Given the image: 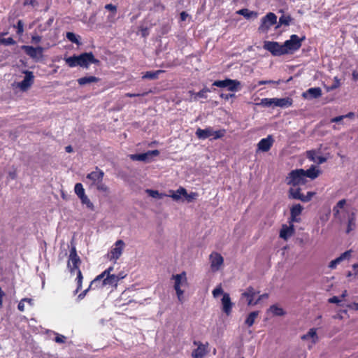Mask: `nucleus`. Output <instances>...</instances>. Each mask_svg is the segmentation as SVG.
I'll return each instance as SVG.
<instances>
[{"instance_id":"f257e3e1","label":"nucleus","mask_w":358,"mask_h":358,"mask_svg":"<svg viewBox=\"0 0 358 358\" xmlns=\"http://www.w3.org/2000/svg\"><path fill=\"white\" fill-rule=\"evenodd\" d=\"M69 67L79 66L87 69L91 64H98L99 60L96 59L92 52H84L80 55H73L65 59Z\"/></svg>"},{"instance_id":"f03ea898","label":"nucleus","mask_w":358,"mask_h":358,"mask_svg":"<svg viewBox=\"0 0 358 358\" xmlns=\"http://www.w3.org/2000/svg\"><path fill=\"white\" fill-rule=\"evenodd\" d=\"M171 278L175 280L174 289L176 290L178 299L180 303H182L184 300V291L181 289V286H187L188 285L186 272L182 271L180 274L173 275Z\"/></svg>"},{"instance_id":"7ed1b4c3","label":"nucleus","mask_w":358,"mask_h":358,"mask_svg":"<svg viewBox=\"0 0 358 358\" xmlns=\"http://www.w3.org/2000/svg\"><path fill=\"white\" fill-rule=\"evenodd\" d=\"M285 182L294 187L305 185L307 180L304 176V169L292 170L286 177Z\"/></svg>"},{"instance_id":"20e7f679","label":"nucleus","mask_w":358,"mask_h":358,"mask_svg":"<svg viewBox=\"0 0 358 358\" xmlns=\"http://www.w3.org/2000/svg\"><path fill=\"white\" fill-rule=\"evenodd\" d=\"M226 133L224 129L214 131L212 127H208L206 129L198 128L196 131V136L199 139H206L212 137V139H218L222 138Z\"/></svg>"},{"instance_id":"39448f33","label":"nucleus","mask_w":358,"mask_h":358,"mask_svg":"<svg viewBox=\"0 0 358 358\" xmlns=\"http://www.w3.org/2000/svg\"><path fill=\"white\" fill-rule=\"evenodd\" d=\"M304 38V37L299 38L296 34L291 35L290 38L285 41L282 44L284 50L287 51V54L293 53L299 50Z\"/></svg>"},{"instance_id":"423d86ee","label":"nucleus","mask_w":358,"mask_h":358,"mask_svg":"<svg viewBox=\"0 0 358 358\" xmlns=\"http://www.w3.org/2000/svg\"><path fill=\"white\" fill-rule=\"evenodd\" d=\"M277 23V16L273 13H268L265 16L261 19V23L258 27V31L260 33L266 34L270 28Z\"/></svg>"},{"instance_id":"0eeeda50","label":"nucleus","mask_w":358,"mask_h":358,"mask_svg":"<svg viewBox=\"0 0 358 358\" xmlns=\"http://www.w3.org/2000/svg\"><path fill=\"white\" fill-rule=\"evenodd\" d=\"M315 195V192H308L306 195H303L301 193V188H289L288 191V196L289 199L300 200L302 202L310 201L313 196Z\"/></svg>"},{"instance_id":"6e6552de","label":"nucleus","mask_w":358,"mask_h":358,"mask_svg":"<svg viewBox=\"0 0 358 358\" xmlns=\"http://www.w3.org/2000/svg\"><path fill=\"white\" fill-rule=\"evenodd\" d=\"M213 85L220 88L227 87V90L229 91L236 92L239 89L241 83L237 80L226 78L225 80H223L214 81Z\"/></svg>"},{"instance_id":"1a4fd4ad","label":"nucleus","mask_w":358,"mask_h":358,"mask_svg":"<svg viewBox=\"0 0 358 358\" xmlns=\"http://www.w3.org/2000/svg\"><path fill=\"white\" fill-rule=\"evenodd\" d=\"M263 47L273 56H281L287 54V51L283 48V45H280L276 41H264Z\"/></svg>"},{"instance_id":"9d476101","label":"nucleus","mask_w":358,"mask_h":358,"mask_svg":"<svg viewBox=\"0 0 358 358\" xmlns=\"http://www.w3.org/2000/svg\"><path fill=\"white\" fill-rule=\"evenodd\" d=\"M21 49L24 53L35 60H39L43 57L44 49L41 46L33 47L31 45H22Z\"/></svg>"},{"instance_id":"9b49d317","label":"nucleus","mask_w":358,"mask_h":358,"mask_svg":"<svg viewBox=\"0 0 358 358\" xmlns=\"http://www.w3.org/2000/svg\"><path fill=\"white\" fill-rule=\"evenodd\" d=\"M68 268L70 272L72 273L74 271H78L79 266L81 263L80 257L77 254L76 248L73 246L70 250V254L69 257Z\"/></svg>"},{"instance_id":"f8f14e48","label":"nucleus","mask_w":358,"mask_h":358,"mask_svg":"<svg viewBox=\"0 0 358 358\" xmlns=\"http://www.w3.org/2000/svg\"><path fill=\"white\" fill-rule=\"evenodd\" d=\"M209 260L210 263V268L213 272H216L224 264V259L222 256L217 252H213L209 256Z\"/></svg>"},{"instance_id":"ddd939ff","label":"nucleus","mask_w":358,"mask_h":358,"mask_svg":"<svg viewBox=\"0 0 358 358\" xmlns=\"http://www.w3.org/2000/svg\"><path fill=\"white\" fill-rule=\"evenodd\" d=\"M124 246L125 244L122 240H117L114 244V248L109 252L110 259L114 261L117 260L122 255Z\"/></svg>"},{"instance_id":"4468645a","label":"nucleus","mask_w":358,"mask_h":358,"mask_svg":"<svg viewBox=\"0 0 358 358\" xmlns=\"http://www.w3.org/2000/svg\"><path fill=\"white\" fill-rule=\"evenodd\" d=\"M24 74V79L18 83V87L22 91H27L33 85L34 80L33 72L25 71Z\"/></svg>"},{"instance_id":"2eb2a0df","label":"nucleus","mask_w":358,"mask_h":358,"mask_svg":"<svg viewBox=\"0 0 358 358\" xmlns=\"http://www.w3.org/2000/svg\"><path fill=\"white\" fill-rule=\"evenodd\" d=\"M159 155V151L158 150H149L145 153L131 155L130 159L134 161L148 162L149 160L150 157H157Z\"/></svg>"},{"instance_id":"dca6fc26","label":"nucleus","mask_w":358,"mask_h":358,"mask_svg":"<svg viewBox=\"0 0 358 358\" xmlns=\"http://www.w3.org/2000/svg\"><path fill=\"white\" fill-rule=\"evenodd\" d=\"M222 306V311L227 315H229L231 313L234 303L231 302L229 294L224 293L221 300Z\"/></svg>"},{"instance_id":"f3484780","label":"nucleus","mask_w":358,"mask_h":358,"mask_svg":"<svg viewBox=\"0 0 358 358\" xmlns=\"http://www.w3.org/2000/svg\"><path fill=\"white\" fill-rule=\"evenodd\" d=\"M103 171L99 169L98 167H96V170L88 173L86 178L92 180V185H95L96 183L103 181Z\"/></svg>"},{"instance_id":"a211bd4d","label":"nucleus","mask_w":358,"mask_h":358,"mask_svg":"<svg viewBox=\"0 0 358 358\" xmlns=\"http://www.w3.org/2000/svg\"><path fill=\"white\" fill-rule=\"evenodd\" d=\"M257 293L258 292H257L252 287L250 286L246 289L245 292L241 294V296L242 298L244 297L247 299L248 306H255L257 304V300L254 301L255 296Z\"/></svg>"},{"instance_id":"6ab92c4d","label":"nucleus","mask_w":358,"mask_h":358,"mask_svg":"<svg viewBox=\"0 0 358 358\" xmlns=\"http://www.w3.org/2000/svg\"><path fill=\"white\" fill-rule=\"evenodd\" d=\"M274 140L271 135H268L266 138H262L258 143V149L262 152H268L273 144Z\"/></svg>"},{"instance_id":"aec40b11","label":"nucleus","mask_w":358,"mask_h":358,"mask_svg":"<svg viewBox=\"0 0 358 358\" xmlns=\"http://www.w3.org/2000/svg\"><path fill=\"white\" fill-rule=\"evenodd\" d=\"M306 157L310 161L318 164H323L327 161L326 157L318 155V152L314 150L307 151Z\"/></svg>"},{"instance_id":"412c9836","label":"nucleus","mask_w":358,"mask_h":358,"mask_svg":"<svg viewBox=\"0 0 358 358\" xmlns=\"http://www.w3.org/2000/svg\"><path fill=\"white\" fill-rule=\"evenodd\" d=\"M322 96L320 87H311L303 93V96L307 99H317Z\"/></svg>"},{"instance_id":"4be33fe9","label":"nucleus","mask_w":358,"mask_h":358,"mask_svg":"<svg viewBox=\"0 0 358 358\" xmlns=\"http://www.w3.org/2000/svg\"><path fill=\"white\" fill-rule=\"evenodd\" d=\"M303 206L298 203L294 205L290 209V222H298L299 219L297 218L299 216L303 210Z\"/></svg>"},{"instance_id":"5701e85b","label":"nucleus","mask_w":358,"mask_h":358,"mask_svg":"<svg viewBox=\"0 0 358 358\" xmlns=\"http://www.w3.org/2000/svg\"><path fill=\"white\" fill-rule=\"evenodd\" d=\"M294 232V225L290 224L287 226L286 224H283L280 231V237L285 241H287Z\"/></svg>"},{"instance_id":"b1692460","label":"nucleus","mask_w":358,"mask_h":358,"mask_svg":"<svg viewBox=\"0 0 358 358\" xmlns=\"http://www.w3.org/2000/svg\"><path fill=\"white\" fill-rule=\"evenodd\" d=\"M273 106L280 108H287L292 105L293 100L290 97L286 98H274Z\"/></svg>"},{"instance_id":"393cba45","label":"nucleus","mask_w":358,"mask_h":358,"mask_svg":"<svg viewBox=\"0 0 358 358\" xmlns=\"http://www.w3.org/2000/svg\"><path fill=\"white\" fill-rule=\"evenodd\" d=\"M122 279V277H118L115 274L105 276L102 281V285H110L113 287H117L118 282Z\"/></svg>"},{"instance_id":"a878e982","label":"nucleus","mask_w":358,"mask_h":358,"mask_svg":"<svg viewBox=\"0 0 358 358\" xmlns=\"http://www.w3.org/2000/svg\"><path fill=\"white\" fill-rule=\"evenodd\" d=\"M320 171L316 169L314 165H312L308 170H304V176L306 178H309L312 180H314L320 176Z\"/></svg>"},{"instance_id":"bb28decb","label":"nucleus","mask_w":358,"mask_h":358,"mask_svg":"<svg viewBox=\"0 0 358 358\" xmlns=\"http://www.w3.org/2000/svg\"><path fill=\"white\" fill-rule=\"evenodd\" d=\"M99 80L100 79L96 76H85V77L78 78L77 80V81L80 85H85L90 84L92 83H97L99 81Z\"/></svg>"},{"instance_id":"cd10ccee","label":"nucleus","mask_w":358,"mask_h":358,"mask_svg":"<svg viewBox=\"0 0 358 358\" xmlns=\"http://www.w3.org/2000/svg\"><path fill=\"white\" fill-rule=\"evenodd\" d=\"M237 14L243 15L246 19H250L252 17H257L258 13L255 11L250 10L248 8H242L236 12Z\"/></svg>"},{"instance_id":"c85d7f7f","label":"nucleus","mask_w":358,"mask_h":358,"mask_svg":"<svg viewBox=\"0 0 358 358\" xmlns=\"http://www.w3.org/2000/svg\"><path fill=\"white\" fill-rule=\"evenodd\" d=\"M206 354V349L205 345L201 344L192 352L194 358H203Z\"/></svg>"},{"instance_id":"c756f323","label":"nucleus","mask_w":358,"mask_h":358,"mask_svg":"<svg viewBox=\"0 0 358 358\" xmlns=\"http://www.w3.org/2000/svg\"><path fill=\"white\" fill-rule=\"evenodd\" d=\"M178 193H180V194H182L183 196H185L188 201L194 199L197 196V194L195 192H191L190 194H188L187 190L182 187L178 189Z\"/></svg>"},{"instance_id":"7c9ffc66","label":"nucleus","mask_w":358,"mask_h":358,"mask_svg":"<svg viewBox=\"0 0 358 358\" xmlns=\"http://www.w3.org/2000/svg\"><path fill=\"white\" fill-rule=\"evenodd\" d=\"M258 315H259V311L251 312L248 315V317L245 321V324L248 325V327H252L254 324L256 318L258 317Z\"/></svg>"},{"instance_id":"2f4dec72","label":"nucleus","mask_w":358,"mask_h":358,"mask_svg":"<svg viewBox=\"0 0 358 358\" xmlns=\"http://www.w3.org/2000/svg\"><path fill=\"white\" fill-rule=\"evenodd\" d=\"M356 218L355 213H352L350 216L349 217L348 222V226L346 229V233L349 234L350 231L355 229L356 227Z\"/></svg>"},{"instance_id":"473e14b6","label":"nucleus","mask_w":358,"mask_h":358,"mask_svg":"<svg viewBox=\"0 0 358 358\" xmlns=\"http://www.w3.org/2000/svg\"><path fill=\"white\" fill-rule=\"evenodd\" d=\"M291 21H292V17L289 15H282L281 17H280L278 24L275 27V28L278 29L281 25L289 26Z\"/></svg>"},{"instance_id":"72a5a7b5","label":"nucleus","mask_w":358,"mask_h":358,"mask_svg":"<svg viewBox=\"0 0 358 358\" xmlns=\"http://www.w3.org/2000/svg\"><path fill=\"white\" fill-rule=\"evenodd\" d=\"M163 72H164V71H162V70H157V71H147L143 76L142 78L143 79L155 80V79L158 78L159 75L161 73H163Z\"/></svg>"},{"instance_id":"f704fd0d","label":"nucleus","mask_w":358,"mask_h":358,"mask_svg":"<svg viewBox=\"0 0 358 358\" xmlns=\"http://www.w3.org/2000/svg\"><path fill=\"white\" fill-rule=\"evenodd\" d=\"M66 37L71 43H73L78 45H80V41L79 40L80 38V36H77L74 33L69 31L66 32Z\"/></svg>"},{"instance_id":"c9c22d12","label":"nucleus","mask_w":358,"mask_h":358,"mask_svg":"<svg viewBox=\"0 0 358 358\" xmlns=\"http://www.w3.org/2000/svg\"><path fill=\"white\" fill-rule=\"evenodd\" d=\"M346 203L345 199L340 200L336 205L333 208V213L334 217H337L340 213V209L343 208Z\"/></svg>"},{"instance_id":"e433bc0d","label":"nucleus","mask_w":358,"mask_h":358,"mask_svg":"<svg viewBox=\"0 0 358 358\" xmlns=\"http://www.w3.org/2000/svg\"><path fill=\"white\" fill-rule=\"evenodd\" d=\"M83 279V276L82 272L78 269V271H77V278L76 279L77 282V287L74 292V294H76L82 289Z\"/></svg>"},{"instance_id":"4c0bfd02","label":"nucleus","mask_w":358,"mask_h":358,"mask_svg":"<svg viewBox=\"0 0 358 358\" xmlns=\"http://www.w3.org/2000/svg\"><path fill=\"white\" fill-rule=\"evenodd\" d=\"M96 280V277L90 282V285H89V289H95L99 288H102L105 286V285H102L103 279H100L98 280Z\"/></svg>"},{"instance_id":"58836bf2","label":"nucleus","mask_w":358,"mask_h":358,"mask_svg":"<svg viewBox=\"0 0 358 358\" xmlns=\"http://www.w3.org/2000/svg\"><path fill=\"white\" fill-rule=\"evenodd\" d=\"M270 310L274 315H277V316H282L285 314V312L284 311V310L282 308L278 307L276 305H272L270 307Z\"/></svg>"},{"instance_id":"ea45409f","label":"nucleus","mask_w":358,"mask_h":358,"mask_svg":"<svg viewBox=\"0 0 358 358\" xmlns=\"http://www.w3.org/2000/svg\"><path fill=\"white\" fill-rule=\"evenodd\" d=\"M79 199H80L81 203L83 205H86L87 208H89L90 210H93L94 209V204L92 203V202H91L90 199L88 198V196L86 194L85 196H81Z\"/></svg>"},{"instance_id":"a19ab883","label":"nucleus","mask_w":358,"mask_h":358,"mask_svg":"<svg viewBox=\"0 0 358 358\" xmlns=\"http://www.w3.org/2000/svg\"><path fill=\"white\" fill-rule=\"evenodd\" d=\"M74 191L78 198L85 195V189L81 183H76L74 187Z\"/></svg>"},{"instance_id":"79ce46f5","label":"nucleus","mask_w":358,"mask_h":358,"mask_svg":"<svg viewBox=\"0 0 358 358\" xmlns=\"http://www.w3.org/2000/svg\"><path fill=\"white\" fill-rule=\"evenodd\" d=\"M146 192L152 198L162 199L165 194L159 193L157 190L146 189Z\"/></svg>"},{"instance_id":"37998d69","label":"nucleus","mask_w":358,"mask_h":358,"mask_svg":"<svg viewBox=\"0 0 358 358\" xmlns=\"http://www.w3.org/2000/svg\"><path fill=\"white\" fill-rule=\"evenodd\" d=\"M210 92V89L205 87L199 92L195 93L194 99H196L197 97L206 99L207 98L206 93Z\"/></svg>"},{"instance_id":"c03bdc74","label":"nucleus","mask_w":358,"mask_h":358,"mask_svg":"<svg viewBox=\"0 0 358 358\" xmlns=\"http://www.w3.org/2000/svg\"><path fill=\"white\" fill-rule=\"evenodd\" d=\"M0 43L5 45H13L16 43V41L12 38H0Z\"/></svg>"},{"instance_id":"a18cd8bd","label":"nucleus","mask_w":358,"mask_h":358,"mask_svg":"<svg viewBox=\"0 0 358 358\" xmlns=\"http://www.w3.org/2000/svg\"><path fill=\"white\" fill-rule=\"evenodd\" d=\"M113 271V266H110L109 268H108L107 269H106L105 271H103L101 274H99V275L96 276V280H100V279H103V278H105V276L106 275H112L110 273Z\"/></svg>"},{"instance_id":"49530a36","label":"nucleus","mask_w":358,"mask_h":358,"mask_svg":"<svg viewBox=\"0 0 358 358\" xmlns=\"http://www.w3.org/2000/svg\"><path fill=\"white\" fill-rule=\"evenodd\" d=\"M307 334H308V336H309V338H313V342L314 343H315L317 341L318 337L317 335L316 329H315V328L310 329Z\"/></svg>"},{"instance_id":"de8ad7c7","label":"nucleus","mask_w":358,"mask_h":358,"mask_svg":"<svg viewBox=\"0 0 358 358\" xmlns=\"http://www.w3.org/2000/svg\"><path fill=\"white\" fill-rule=\"evenodd\" d=\"M95 185L96 186V189L100 192H109L108 187L106 184L103 183L102 181L96 183Z\"/></svg>"},{"instance_id":"09e8293b","label":"nucleus","mask_w":358,"mask_h":358,"mask_svg":"<svg viewBox=\"0 0 358 358\" xmlns=\"http://www.w3.org/2000/svg\"><path fill=\"white\" fill-rule=\"evenodd\" d=\"M340 85V79L338 77H334V83L329 87V90H334L338 88Z\"/></svg>"},{"instance_id":"8fccbe9b","label":"nucleus","mask_w":358,"mask_h":358,"mask_svg":"<svg viewBox=\"0 0 358 358\" xmlns=\"http://www.w3.org/2000/svg\"><path fill=\"white\" fill-rule=\"evenodd\" d=\"M351 252H352V250H347V251L344 252L343 253H342L338 257V259H340L341 262L342 261H343L344 259H350V257H351Z\"/></svg>"},{"instance_id":"3c124183","label":"nucleus","mask_w":358,"mask_h":358,"mask_svg":"<svg viewBox=\"0 0 358 358\" xmlns=\"http://www.w3.org/2000/svg\"><path fill=\"white\" fill-rule=\"evenodd\" d=\"M104 8L105 9L112 12L113 15H115L117 13V6L112 3L105 5Z\"/></svg>"},{"instance_id":"603ef678","label":"nucleus","mask_w":358,"mask_h":358,"mask_svg":"<svg viewBox=\"0 0 358 358\" xmlns=\"http://www.w3.org/2000/svg\"><path fill=\"white\" fill-rule=\"evenodd\" d=\"M24 31V23L22 20H18L17 23V34L22 35Z\"/></svg>"},{"instance_id":"864d4df0","label":"nucleus","mask_w":358,"mask_h":358,"mask_svg":"<svg viewBox=\"0 0 358 358\" xmlns=\"http://www.w3.org/2000/svg\"><path fill=\"white\" fill-rule=\"evenodd\" d=\"M274 98L269 99V98H265L262 100V103L265 106H273Z\"/></svg>"},{"instance_id":"5fc2aeb1","label":"nucleus","mask_w":358,"mask_h":358,"mask_svg":"<svg viewBox=\"0 0 358 358\" xmlns=\"http://www.w3.org/2000/svg\"><path fill=\"white\" fill-rule=\"evenodd\" d=\"M223 289L221 287V286H218L216 288H215L213 291V295L214 297H217L220 294L223 295Z\"/></svg>"},{"instance_id":"6e6d98bb","label":"nucleus","mask_w":358,"mask_h":358,"mask_svg":"<svg viewBox=\"0 0 358 358\" xmlns=\"http://www.w3.org/2000/svg\"><path fill=\"white\" fill-rule=\"evenodd\" d=\"M65 340H66V337L64 336H63V335L58 334L55 338V341L56 343H65Z\"/></svg>"},{"instance_id":"4d7b16f0","label":"nucleus","mask_w":358,"mask_h":358,"mask_svg":"<svg viewBox=\"0 0 358 358\" xmlns=\"http://www.w3.org/2000/svg\"><path fill=\"white\" fill-rule=\"evenodd\" d=\"M339 263H341L340 259L337 257L330 262L329 266L331 268H335L336 267V265L338 264Z\"/></svg>"},{"instance_id":"13d9d810","label":"nucleus","mask_w":358,"mask_h":358,"mask_svg":"<svg viewBox=\"0 0 358 358\" xmlns=\"http://www.w3.org/2000/svg\"><path fill=\"white\" fill-rule=\"evenodd\" d=\"M91 289H89V287L86 289H85L84 291H83L80 294H78V301H80L82 299H83L85 298V296H86L87 293Z\"/></svg>"},{"instance_id":"bf43d9fd","label":"nucleus","mask_w":358,"mask_h":358,"mask_svg":"<svg viewBox=\"0 0 358 358\" xmlns=\"http://www.w3.org/2000/svg\"><path fill=\"white\" fill-rule=\"evenodd\" d=\"M41 41V36L35 35L31 36V42L34 43H38Z\"/></svg>"},{"instance_id":"052dcab7","label":"nucleus","mask_w":358,"mask_h":358,"mask_svg":"<svg viewBox=\"0 0 358 358\" xmlns=\"http://www.w3.org/2000/svg\"><path fill=\"white\" fill-rule=\"evenodd\" d=\"M24 6H34L36 4V0H24Z\"/></svg>"},{"instance_id":"680f3d73","label":"nucleus","mask_w":358,"mask_h":358,"mask_svg":"<svg viewBox=\"0 0 358 358\" xmlns=\"http://www.w3.org/2000/svg\"><path fill=\"white\" fill-rule=\"evenodd\" d=\"M329 303H338L341 302V300L338 299V296H333L330 298L329 300Z\"/></svg>"},{"instance_id":"e2e57ef3","label":"nucleus","mask_w":358,"mask_h":358,"mask_svg":"<svg viewBox=\"0 0 358 358\" xmlns=\"http://www.w3.org/2000/svg\"><path fill=\"white\" fill-rule=\"evenodd\" d=\"M234 96H235L234 94H223V93H222L220 94V97L222 99H224L226 100H228L229 98L234 97Z\"/></svg>"},{"instance_id":"0e129e2a","label":"nucleus","mask_w":358,"mask_h":358,"mask_svg":"<svg viewBox=\"0 0 358 358\" xmlns=\"http://www.w3.org/2000/svg\"><path fill=\"white\" fill-rule=\"evenodd\" d=\"M24 301H22V299L20 300L17 305V308L20 311L23 312L24 310Z\"/></svg>"},{"instance_id":"69168bd1","label":"nucleus","mask_w":358,"mask_h":358,"mask_svg":"<svg viewBox=\"0 0 358 358\" xmlns=\"http://www.w3.org/2000/svg\"><path fill=\"white\" fill-rule=\"evenodd\" d=\"M344 118H345V116H343V115L337 116V117L332 118L331 122H338L341 121L342 120H343Z\"/></svg>"},{"instance_id":"338daca9","label":"nucleus","mask_w":358,"mask_h":358,"mask_svg":"<svg viewBox=\"0 0 358 358\" xmlns=\"http://www.w3.org/2000/svg\"><path fill=\"white\" fill-rule=\"evenodd\" d=\"M182 194H180V193H178V190L176 192L173 193L171 196L176 201H178L180 199Z\"/></svg>"},{"instance_id":"774afa93","label":"nucleus","mask_w":358,"mask_h":358,"mask_svg":"<svg viewBox=\"0 0 358 358\" xmlns=\"http://www.w3.org/2000/svg\"><path fill=\"white\" fill-rule=\"evenodd\" d=\"M352 79L355 81L358 80V72L356 71H354L352 73Z\"/></svg>"}]
</instances>
